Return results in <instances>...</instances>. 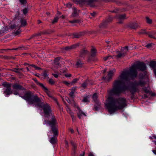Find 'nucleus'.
<instances>
[{"label": "nucleus", "mask_w": 156, "mask_h": 156, "mask_svg": "<svg viewBox=\"0 0 156 156\" xmlns=\"http://www.w3.org/2000/svg\"><path fill=\"white\" fill-rule=\"evenodd\" d=\"M150 66L151 68L154 69V72L155 75L156 76V62L154 61H151L150 62Z\"/></svg>", "instance_id": "obj_15"}, {"label": "nucleus", "mask_w": 156, "mask_h": 156, "mask_svg": "<svg viewBox=\"0 0 156 156\" xmlns=\"http://www.w3.org/2000/svg\"><path fill=\"white\" fill-rule=\"evenodd\" d=\"M12 71L15 72L16 73L19 74L20 75L21 74L20 72V69L19 68H13L11 69Z\"/></svg>", "instance_id": "obj_29"}, {"label": "nucleus", "mask_w": 156, "mask_h": 156, "mask_svg": "<svg viewBox=\"0 0 156 156\" xmlns=\"http://www.w3.org/2000/svg\"><path fill=\"white\" fill-rule=\"evenodd\" d=\"M3 58L5 59H10V58H9V57L7 56H3Z\"/></svg>", "instance_id": "obj_56"}, {"label": "nucleus", "mask_w": 156, "mask_h": 156, "mask_svg": "<svg viewBox=\"0 0 156 156\" xmlns=\"http://www.w3.org/2000/svg\"><path fill=\"white\" fill-rule=\"evenodd\" d=\"M78 80V79H75L73 81L72 83H71V85L72 84V83H75L77 82Z\"/></svg>", "instance_id": "obj_61"}, {"label": "nucleus", "mask_w": 156, "mask_h": 156, "mask_svg": "<svg viewBox=\"0 0 156 156\" xmlns=\"http://www.w3.org/2000/svg\"><path fill=\"white\" fill-rule=\"evenodd\" d=\"M139 34H148V33L146 31V30H141L139 32Z\"/></svg>", "instance_id": "obj_38"}, {"label": "nucleus", "mask_w": 156, "mask_h": 156, "mask_svg": "<svg viewBox=\"0 0 156 156\" xmlns=\"http://www.w3.org/2000/svg\"><path fill=\"white\" fill-rule=\"evenodd\" d=\"M20 21L21 23V25L19 27L20 28V27H25L26 26L27 24V21L25 19H21L20 20Z\"/></svg>", "instance_id": "obj_25"}, {"label": "nucleus", "mask_w": 156, "mask_h": 156, "mask_svg": "<svg viewBox=\"0 0 156 156\" xmlns=\"http://www.w3.org/2000/svg\"><path fill=\"white\" fill-rule=\"evenodd\" d=\"M63 83H64L66 85H67V86H69V85L70 84H71V83H69V82H68L67 81H64L63 82Z\"/></svg>", "instance_id": "obj_52"}, {"label": "nucleus", "mask_w": 156, "mask_h": 156, "mask_svg": "<svg viewBox=\"0 0 156 156\" xmlns=\"http://www.w3.org/2000/svg\"><path fill=\"white\" fill-rule=\"evenodd\" d=\"M147 22L149 24H151L152 23V20L151 19H149L148 17H146Z\"/></svg>", "instance_id": "obj_41"}, {"label": "nucleus", "mask_w": 156, "mask_h": 156, "mask_svg": "<svg viewBox=\"0 0 156 156\" xmlns=\"http://www.w3.org/2000/svg\"><path fill=\"white\" fill-rule=\"evenodd\" d=\"M92 84H93V83L91 81V80H89L87 79L86 81L82 84L81 86L82 87L85 88L88 85Z\"/></svg>", "instance_id": "obj_19"}, {"label": "nucleus", "mask_w": 156, "mask_h": 156, "mask_svg": "<svg viewBox=\"0 0 156 156\" xmlns=\"http://www.w3.org/2000/svg\"><path fill=\"white\" fill-rule=\"evenodd\" d=\"M80 22V20H75L72 21H69V22L72 23H78Z\"/></svg>", "instance_id": "obj_34"}, {"label": "nucleus", "mask_w": 156, "mask_h": 156, "mask_svg": "<svg viewBox=\"0 0 156 156\" xmlns=\"http://www.w3.org/2000/svg\"><path fill=\"white\" fill-rule=\"evenodd\" d=\"M97 1V0H87V5H90L91 7H93L94 6L93 4Z\"/></svg>", "instance_id": "obj_22"}, {"label": "nucleus", "mask_w": 156, "mask_h": 156, "mask_svg": "<svg viewBox=\"0 0 156 156\" xmlns=\"http://www.w3.org/2000/svg\"><path fill=\"white\" fill-rule=\"evenodd\" d=\"M60 58H61L60 57H58L55 58L54 60V65L57 68L60 66V62L59 61Z\"/></svg>", "instance_id": "obj_20"}, {"label": "nucleus", "mask_w": 156, "mask_h": 156, "mask_svg": "<svg viewBox=\"0 0 156 156\" xmlns=\"http://www.w3.org/2000/svg\"><path fill=\"white\" fill-rule=\"evenodd\" d=\"M98 98V95L97 94L95 93L92 96V98L95 102H96L97 101V99Z\"/></svg>", "instance_id": "obj_31"}, {"label": "nucleus", "mask_w": 156, "mask_h": 156, "mask_svg": "<svg viewBox=\"0 0 156 156\" xmlns=\"http://www.w3.org/2000/svg\"><path fill=\"white\" fill-rule=\"evenodd\" d=\"M116 69H110L108 72V74L107 77L108 78H112L113 77L115 73L116 72Z\"/></svg>", "instance_id": "obj_11"}, {"label": "nucleus", "mask_w": 156, "mask_h": 156, "mask_svg": "<svg viewBox=\"0 0 156 156\" xmlns=\"http://www.w3.org/2000/svg\"><path fill=\"white\" fill-rule=\"evenodd\" d=\"M34 80L36 83L44 91L45 90H47V89L48 88L46 87L43 83H40L36 79H33Z\"/></svg>", "instance_id": "obj_14"}, {"label": "nucleus", "mask_w": 156, "mask_h": 156, "mask_svg": "<svg viewBox=\"0 0 156 156\" xmlns=\"http://www.w3.org/2000/svg\"><path fill=\"white\" fill-rule=\"evenodd\" d=\"M2 85L6 88L5 90L4 91V94L6 95H9L12 93V92L11 89V83L5 82L3 83Z\"/></svg>", "instance_id": "obj_7"}, {"label": "nucleus", "mask_w": 156, "mask_h": 156, "mask_svg": "<svg viewBox=\"0 0 156 156\" xmlns=\"http://www.w3.org/2000/svg\"><path fill=\"white\" fill-rule=\"evenodd\" d=\"M16 26L15 24H13L11 25L10 28L11 29H14L16 28Z\"/></svg>", "instance_id": "obj_48"}, {"label": "nucleus", "mask_w": 156, "mask_h": 156, "mask_svg": "<svg viewBox=\"0 0 156 156\" xmlns=\"http://www.w3.org/2000/svg\"><path fill=\"white\" fill-rule=\"evenodd\" d=\"M89 53V52L84 48L80 51L79 56L80 57L84 58L85 56Z\"/></svg>", "instance_id": "obj_10"}, {"label": "nucleus", "mask_w": 156, "mask_h": 156, "mask_svg": "<svg viewBox=\"0 0 156 156\" xmlns=\"http://www.w3.org/2000/svg\"><path fill=\"white\" fill-rule=\"evenodd\" d=\"M82 101L84 102H87L89 101V97L88 96L85 97L82 100Z\"/></svg>", "instance_id": "obj_37"}, {"label": "nucleus", "mask_w": 156, "mask_h": 156, "mask_svg": "<svg viewBox=\"0 0 156 156\" xmlns=\"http://www.w3.org/2000/svg\"><path fill=\"white\" fill-rule=\"evenodd\" d=\"M76 107L78 110V112L77 113V116L80 119H81L83 115L86 116V115L85 113L83 112L78 106H76Z\"/></svg>", "instance_id": "obj_12"}, {"label": "nucleus", "mask_w": 156, "mask_h": 156, "mask_svg": "<svg viewBox=\"0 0 156 156\" xmlns=\"http://www.w3.org/2000/svg\"><path fill=\"white\" fill-rule=\"evenodd\" d=\"M73 1L76 4H79L80 0H73Z\"/></svg>", "instance_id": "obj_59"}, {"label": "nucleus", "mask_w": 156, "mask_h": 156, "mask_svg": "<svg viewBox=\"0 0 156 156\" xmlns=\"http://www.w3.org/2000/svg\"><path fill=\"white\" fill-rule=\"evenodd\" d=\"M126 15L125 14L116 16L115 17L118 20V23L120 24L122 23H123V21L125 19H126Z\"/></svg>", "instance_id": "obj_9"}, {"label": "nucleus", "mask_w": 156, "mask_h": 156, "mask_svg": "<svg viewBox=\"0 0 156 156\" xmlns=\"http://www.w3.org/2000/svg\"><path fill=\"white\" fill-rule=\"evenodd\" d=\"M152 44H148L146 45V47L148 48H149L151 47Z\"/></svg>", "instance_id": "obj_57"}, {"label": "nucleus", "mask_w": 156, "mask_h": 156, "mask_svg": "<svg viewBox=\"0 0 156 156\" xmlns=\"http://www.w3.org/2000/svg\"><path fill=\"white\" fill-rule=\"evenodd\" d=\"M82 35V33H74L73 34V38H78Z\"/></svg>", "instance_id": "obj_28"}, {"label": "nucleus", "mask_w": 156, "mask_h": 156, "mask_svg": "<svg viewBox=\"0 0 156 156\" xmlns=\"http://www.w3.org/2000/svg\"><path fill=\"white\" fill-rule=\"evenodd\" d=\"M47 90H45L44 92H45L47 95L50 98H51L52 100H53L55 103H56L58 105V101H57V99L55 97L53 96L51 94L49 90L48 89V88L47 89Z\"/></svg>", "instance_id": "obj_13"}, {"label": "nucleus", "mask_w": 156, "mask_h": 156, "mask_svg": "<svg viewBox=\"0 0 156 156\" xmlns=\"http://www.w3.org/2000/svg\"><path fill=\"white\" fill-rule=\"evenodd\" d=\"M17 15H18V16H16L15 17V19H19V17L18 16L20 15V12L19 11H18L17 12Z\"/></svg>", "instance_id": "obj_54"}, {"label": "nucleus", "mask_w": 156, "mask_h": 156, "mask_svg": "<svg viewBox=\"0 0 156 156\" xmlns=\"http://www.w3.org/2000/svg\"><path fill=\"white\" fill-rule=\"evenodd\" d=\"M90 52L91 57H94L96 55L97 50L94 47L92 46Z\"/></svg>", "instance_id": "obj_21"}, {"label": "nucleus", "mask_w": 156, "mask_h": 156, "mask_svg": "<svg viewBox=\"0 0 156 156\" xmlns=\"http://www.w3.org/2000/svg\"><path fill=\"white\" fill-rule=\"evenodd\" d=\"M12 87L13 89H16V90H24L25 89L20 84L16 83L12 85Z\"/></svg>", "instance_id": "obj_16"}, {"label": "nucleus", "mask_w": 156, "mask_h": 156, "mask_svg": "<svg viewBox=\"0 0 156 156\" xmlns=\"http://www.w3.org/2000/svg\"><path fill=\"white\" fill-rule=\"evenodd\" d=\"M147 67L145 63L138 62L129 68V70L124 69L119 76V78H137L138 76L137 70L144 71Z\"/></svg>", "instance_id": "obj_4"}, {"label": "nucleus", "mask_w": 156, "mask_h": 156, "mask_svg": "<svg viewBox=\"0 0 156 156\" xmlns=\"http://www.w3.org/2000/svg\"><path fill=\"white\" fill-rule=\"evenodd\" d=\"M71 143L73 147L74 150H75L76 148V144L74 142L72 141L71 142Z\"/></svg>", "instance_id": "obj_44"}, {"label": "nucleus", "mask_w": 156, "mask_h": 156, "mask_svg": "<svg viewBox=\"0 0 156 156\" xmlns=\"http://www.w3.org/2000/svg\"><path fill=\"white\" fill-rule=\"evenodd\" d=\"M23 12L24 14H26L28 12V9L27 8H25L23 9Z\"/></svg>", "instance_id": "obj_45"}, {"label": "nucleus", "mask_w": 156, "mask_h": 156, "mask_svg": "<svg viewBox=\"0 0 156 156\" xmlns=\"http://www.w3.org/2000/svg\"><path fill=\"white\" fill-rule=\"evenodd\" d=\"M79 4L81 5L85 4L87 5V0H80Z\"/></svg>", "instance_id": "obj_32"}, {"label": "nucleus", "mask_w": 156, "mask_h": 156, "mask_svg": "<svg viewBox=\"0 0 156 156\" xmlns=\"http://www.w3.org/2000/svg\"><path fill=\"white\" fill-rule=\"evenodd\" d=\"M48 81L49 84L51 85H53L55 83V81L53 80V79H49Z\"/></svg>", "instance_id": "obj_36"}, {"label": "nucleus", "mask_w": 156, "mask_h": 156, "mask_svg": "<svg viewBox=\"0 0 156 156\" xmlns=\"http://www.w3.org/2000/svg\"><path fill=\"white\" fill-rule=\"evenodd\" d=\"M90 14L93 17H94L96 15V13L95 12H93L92 13H91Z\"/></svg>", "instance_id": "obj_64"}, {"label": "nucleus", "mask_w": 156, "mask_h": 156, "mask_svg": "<svg viewBox=\"0 0 156 156\" xmlns=\"http://www.w3.org/2000/svg\"><path fill=\"white\" fill-rule=\"evenodd\" d=\"M66 6L67 7L69 8H71L72 6V4L70 3H69L66 4Z\"/></svg>", "instance_id": "obj_46"}, {"label": "nucleus", "mask_w": 156, "mask_h": 156, "mask_svg": "<svg viewBox=\"0 0 156 156\" xmlns=\"http://www.w3.org/2000/svg\"><path fill=\"white\" fill-rule=\"evenodd\" d=\"M134 79H120L115 80L112 88L109 90L108 93L112 95H119L121 93L127 90H129L131 94H134L138 90V87H143L148 83L141 79L139 81L134 80Z\"/></svg>", "instance_id": "obj_1"}, {"label": "nucleus", "mask_w": 156, "mask_h": 156, "mask_svg": "<svg viewBox=\"0 0 156 156\" xmlns=\"http://www.w3.org/2000/svg\"><path fill=\"white\" fill-rule=\"evenodd\" d=\"M113 18L112 17L109 16L107 19L104 20L103 22L101 23L99 26L100 28L105 27L107 24L110 23L112 22Z\"/></svg>", "instance_id": "obj_8"}, {"label": "nucleus", "mask_w": 156, "mask_h": 156, "mask_svg": "<svg viewBox=\"0 0 156 156\" xmlns=\"http://www.w3.org/2000/svg\"><path fill=\"white\" fill-rule=\"evenodd\" d=\"M69 95L70 97L72 98H74V94L73 93L70 92L69 94Z\"/></svg>", "instance_id": "obj_49"}, {"label": "nucleus", "mask_w": 156, "mask_h": 156, "mask_svg": "<svg viewBox=\"0 0 156 156\" xmlns=\"http://www.w3.org/2000/svg\"><path fill=\"white\" fill-rule=\"evenodd\" d=\"M102 79L103 80V81L106 82L107 81H107L108 82H109V81L110 80V79H105V78H104V79Z\"/></svg>", "instance_id": "obj_60"}, {"label": "nucleus", "mask_w": 156, "mask_h": 156, "mask_svg": "<svg viewBox=\"0 0 156 156\" xmlns=\"http://www.w3.org/2000/svg\"><path fill=\"white\" fill-rule=\"evenodd\" d=\"M73 12L71 15V17H75L78 15V12H77L76 9L75 7H73Z\"/></svg>", "instance_id": "obj_23"}, {"label": "nucleus", "mask_w": 156, "mask_h": 156, "mask_svg": "<svg viewBox=\"0 0 156 156\" xmlns=\"http://www.w3.org/2000/svg\"><path fill=\"white\" fill-rule=\"evenodd\" d=\"M79 46V44H76L70 46H67L65 47L64 48L66 51H68L69 50L74 49Z\"/></svg>", "instance_id": "obj_17"}, {"label": "nucleus", "mask_w": 156, "mask_h": 156, "mask_svg": "<svg viewBox=\"0 0 156 156\" xmlns=\"http://www.w3.org/2000/svg\"><path fill=\"white\" fill-rule=\"evenodd\" d=\"M21 97L30 105L35 103H38L37 105L43 109L45 116L48 118L50 116L52 111L50 106L47 103L44 104L43 102L41 101V99L37 95H33L31 92L28 91L23 96Z\"/></svg>", "instance_id": "obj_2"}, {"label": "nucleus", "mask_w": 156, "mask_h": 156, "mask_svg": "<svg viewBox=\"0 0 156 156\" xmlns=\"http://www.w3.org/2000/svg\"><path fill=\"white\" fill-rule=\"evenodd\" d=\"M59 18L58 16H56L54 18V19L52 20V24H55L56 23H57L58 20Z\"/></svg>", "instance_id": "obj_35"}, {"label": "nucleus", "mask_w": 156, "mask_h": 156, "mask_svg": "<svg viewBox=\"0 0 156 156\" xmlns=\"http://www.w3.org/2000/svg\"><path fill=\"white\" fill-rule=\"evenodd\" d=\"M64 75L65 76V77H72V75L71 74L66 73L64 74Z\"/></svg>", "instance_id": "obj_50"}, {"label": "nucleus", "mask_w": 156, "mask_h": 156, "mask_svg": "<svg viewBox=\"0 0 156 156\" xmlns=\"http://www.w3.org/2000/svg\"><path fill=\"white\" fill-rule=\"evenodd\" d=\"M127 105L126 99L122 97L115 98L109 97L108 98L107 102L105 103V105L110 114L114 113L118 110L122 109Z\"/></svg>", "instance_id": "obj_3"}, {"label": "nucleus", "mask_w": 156, "mask_h": 156, "mask_svg": "<svg viewBox=\"0 0 156 156\" xmlns=\"http://www.w3.org/2000/svg\"><path fill=\"white\" fill-rule=\"evenodd\" d=\"M34 68L36 70H39L42 69L41 68L37 67L35 65Z\"/></svg>", "instance_id": "obj_55"}, {"label": "nucleus", "mask_w": 156, "mask_h": 156, "mask_svg": "<svg viewBox=\"0 0 156 156\" xmlns=\"http://www.w3.org/2000/svg\"><path fill=\"white\" fill-rule=\"evenodd\" d=\"M68 142L67 141H65V145L66 147L67 148L68 147Z\"/></svg>", "instance_id": "obj_62"}, {"label": "nucleus", "mask_w": 156, "mask_h": 156, "mask_svg": "<svg viewBox=\"0 0 156 156\" xmlns=\"http://www.w3.org/2000/svg\"><path fill=\"white\" fill-rule=\"evenodd\" d=\"M20 48H16V49H1V50H0V52L1 53H3V52L2 51H8V50H17L18 49Z\"/></svg>", "instance_id": "obj_39"}, {"label": "nucleus", "mask_w": 156, "mask_h": 156, "mask_svg": "<svg viewBox=\"0 0 156 156\" xmlns=\"http://www.w3.org/2000/svg\"><path fill=\"white\" fill-rule=\"evenodd\" d=\"M129 27L131 29H135L138 27L139 25L135 22L131 23L129 24Z\"/></svg>", "instance_id": "obj_18"}, {"label": "nucleus", "mask_w": 156, "mask_h": 156, "mask_svg": "<svg viewBox=\"0 0 156 156\" xmlns=\"http://www.w3.org/2000/svg\"><path fill=\"white\" fill-rule=\"evenodd\" d=\"M44 124H48L50 126L54 134V136L51 137L49 140L50 142L52 144H55L56 142L58 134V122L54 116H52L51 120L44 121Z\"/></svg>", "instance_id": "obj_5"}, {"label": "nucleus", "mask_w": 156, "mask_h": 156, "mask_svg": "<svg viewBox=\"0 0 156 156\" xmlns=\"http://www.w3.org/2000/svg\"><path fill=\"white\" fill-rule=\"evenodd\" d=\"M83 63L82 62L80 59L78 60L76 63V66L77 68L82 67Z\"/></svg>", "instance_id": "obj_26"}, {"label": "nucleus", "mask_w": 156, "mask_h": 156, "mask_svg": "<svg viewBox=\"0 0 156 156\" xmlns=\"http://www.w3.org/2000/svg\"><path fill=\"white\" fill-rule=\"evenodd\" d=\"M76 87H73L71 89H70V92L74 94L76 92Z\"/></svg>", "instance_id": "obj_42"}, {"label": "nucleus", "mask_w": 156, "mask_h": 156, "mask_svg": "<svg viewBox=\"0 0 156 156\" xmlns=\"http://www.w3.org/2000/svg\"><path fill=\"white\" fill-rule=\"evenodd\" d=\"M129 51L128 47L127 46L121 48V51L117 52L118 54L115 55L117 58H121L124 57L126 55Z\"/></svg>", "instance_id": "obj_6"}, {"label": "nucleus", "mask_w": 156, "mask_h": 156, "mask_svg": "<svg viewBox=\"0 0 156 156\" xmlns=\"http://www.w3.org/2000/svg\"><path fill=\"white\" fill-rule=\"evenodd\" d=\"M52 75L54 76L56 78H57L58 77V73H52Z\"/></svg>", "instance_id": "obj_51"}, {"label": "nucleus", "mask_w": 156, "mask_h": 156, "mask_svg": "<svg viewBox=\"0 0 156 156\" xmlns=\"http://www.w3.org/2000/svg\"><path fill=\"white\" fill-rule=\"evenodd\" d=\"M54 31L50 30H48L43 31V33L44 35L49 34L52 33Z\"/></svg>", "instance_id": "obj_27"}, {"label": "nucleus", "mask_w": 156, "mask_h": 156, "mask_svg": "<svg viewBox=\"0 0 156 156\" xmlns=\"http://www.w3.org/2000/svg\"><path fill=\"white\" fill-rule=\"evenodd\" d=\"M66 110L70 114L71 117H73V113L71 111L70 109L68 107H67L66 108Z\"/></svg>", "instance_id": "obj_30"}, {"label": "nucleus", "mask_w": 156, "mask_h": 156, "mask_svg": "<svg viewBox=\"0 0 156 156\" xmlns=\"http://www.w3.org/2000/svg\"><path fill=\"white\" fill-rule=\"evenodd\" d=\"M119 10L117 9H115L114 10L111 11L112 12L118 13L119 12Z\"/></svg>", "instance_id": "obj_53"}, {"label": "nucleus", "mask_w": 156, "mask_h": 156, "mask_svg": "<svg viewBox=\"0 0 156 156\" xmlns=\"http://www.w3.org/2000/svg\"><path fill=\"white\" fill-rule=\"evenodd\" d=\"M111 56H106V57H104V58H103V59L105 61H106L107 59H108V58L110 57Z\"/></svg>", "instance_id": "obj_58"}, {"label": "nucleus", "mask_w": 156, "mask_h": 156, "mask_svg": "<svg viewBox=\"0 0 156 156\" xmlns=\"http://www.w3.org/2000/svg\"><path fill=\"white\" fill-rule=\"evenodd\" d=\"M145 92L146 93H148L150 92V87H145L143 88Z\"/></svg>", "instance_id": "obj_40"}, {"label": "nucleus", "mask_w": 156, "mask_h": 156, "mask_svg": "<svg viewBox=\"0 0 156 156\" xmlns=\"http://www.w3.org/2000/svg\"><path fill=\"white\" fill-rule=\"evenodd\" d=\"M140 78H147L148 76L147 73L146 72H144L142 73L139 74Z\"/></svg>", "instance_id": "obj_24"}, {"label": "nucleus", "mask_w": 156, "mask_h": 156, "mask_svg": "<svg viewBox=\"0 0 156 156\" xmlns=\"http://www.w3.org/2000/svg\"><path fill=\"white\" fill-rule=\"evenodd\" d=\"M48 70H45L43 72V73H42V75L44 77H47L48 76L47 73H48Z\"/></svg>", "instance_id": "obj_33"}, {"label": "nucleus", "mask_w": 156, "mask_h": 156, "mask_svg": "<svg viewBox=\"0 0 156 156\" xmlns=\"http://www.w3.org/2000/svg\"><path fill=\"white\" fill-rule=\"evenodd\" d=\"M20 2L22 4H25L26 3V0H19Z\"/></svg>", "instance_id": "obj_47"}, {"label": "nucleus", "mask_w": 156, "mask_h": 156, "mask_svg": "<svg viewBox=\"0 0 156 156\" xmlns=\"http://www.w3.org/2000/svg\"><path fill=\"white\" fill-rule=\"evenodd\" d=\"M37 36H41L42 34H44L43 33V31L40 32V33H38L37 34Z\"/></svg>", "instance_id": "obj_63"}, {"label": "nucleus", "mask_w": 156, "mask_h": 156, "mask_svg": "<svg viewBox=\"0 0 156 156\" xmlns=\"http://www.w3.org/2000/svg\"><path fill=\"white\" fill-rule=\"evenodd\" d=\"M20 27H19V29L17 30L15 33L14 34L15 36H16L17 35L19 34L21 32V30H20Z\"/></svg>", "instance_id": "obj_43"}]
</instances>
